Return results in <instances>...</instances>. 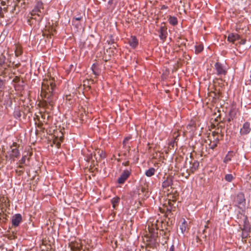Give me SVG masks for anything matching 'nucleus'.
I'll return each mask as SVG.
<instances>
[{"label": "nucleus", "mask_w": 251, "mask_h": 251, "mask_svg": "<svg viewBox=\"0 0 251 251\" xmlns=\"http://www.w3.org/2000/svg\"><path fill=\"white\" fill-rule=\"evenodd\" d=\"M128 43L132 48H135L138 44V42L135 36H131L128 40Z\"/></svg>", "instance_id": "11"}, {"label": "nucleus", "mask_w": 251, "mask_h": 251, "mask_svg": "<svg viewBox=\"0 0 251 251\" xmlns=\"http://www.w3.org/2000/svg\"><path fill=\"white\" fill-rule=\"evenodd\" d=\"M233 178L231 174H227L225 176V179L228 182H231Z\"/></svg>", "instance_id": "22"}, {"label": "nucleus", "mask_w": 251, "mask_h": 251, "mask_svg": "<svg viewBox=\"0 0 251 251\" xmlns=\"http://www.w3.org/2000/svg\"><path fill=\"white\" fill-rule=\"evenodd\" d=\"M246 40L245 39H241V40L239 41V43L240 45H244L246 43Z\"/></svg>", "instance_id": "33"}, {"label": "nucleus", "mask_w": 251, "mask_h": 251, "mask_svg": "<svg viewBox=\"0 0 251 251\" xmlns=\"http://www.w3.org/2000/svg\"><path fill=\"white\" fill-rule=\"evenodd\" d=\"M130 175V172L128 170H125L121 175L117 181L119 184H123L127 179Z\"/></svg>", "instance_id": "7"}, {"label": "nucleus", "mask_w": 251, "mask_h": 251, "mask_svg": "<svg viewBox=\"0 0 251 251\" xmlns=\"http://www.w3.org/2000/svg\"><path fill=\"white\" fill-rule=\"evenodd\" d=\"M173 184V180L171 178L167 177L162 183V186L163 188H168Z\"/></svg>", "instance_id": "13"}, {"label": "nucleus", "mask_w": 251, "mask_h": 251, "mask_svg": "<svg viewBox=\"0 0 251 251\" xmlns=\"http://www.w3.org/2000/svg\"><path fill=\"white\" fill-rule=\"evenodd\" d=\"M44 9L43 4L42 3H38L37 5L34 7L31 12L32 16L37 15L40 17V19H42L43 16Z\"/></svg>", "instance_id": "3"}, {"label": "nucleus", "mask_w": 251, "mask_h": 251, "mask_svg": "<svg viewBox=\"0 0 251 251\" xmlns=\"http://www.w3.org/2000/svg\"><path fill=\"white\" fill-rule=\"evenodd\" d=\"M159 37L162 40H164L166 37V35L163 33V31L162 29H161L160 34H159Z\"/></svg>", "instance_id": "26"}, {"label": "nucleus", "mask_w": 251, "mask_h": 251, "mask_svg": "<svg viewBox=\"0 0 251 251\" xmlns=\"http://www.w3.org/2000/svg\"><path fill=\"white\" fill-rule=\"evenodd\" d=\"M217 146V143H213L212 144H210L209 145V147L210 149H213Z\"/></svg>", "instance_id": "30"}, {"label": "nucleus", "mask_w": 251, "mask_h": 251, "mask_svg": "<svg viewBox=\"0 0 251 251\" xmlns=\"http://www.w3.org/2000/svg\"><path fill=\"white\" fill-rule=\"evenodd\" d=\"M20 81V78L18 76H16L13 80V81L15 82H18Z\"/></svg>", "instance_id": "35"}, {"label": "nucleus", "mask_w": 251, "mask_h": 251, "mask_svg": "<svg viewBox=\"0 0 251 251\" xmlns=\"http://www.w3.org/2000/svg\"><path fill=\"white\" fill-rule=\"evenodd\" d=\"M19 145L16 142H13L12 145L10 146L11 149V153L9 154L10 158L13 161H15V158H18L20 155V151L18 150Z\"/></svg>", "instance_id": "2"}, {"label": "nucleus", "mask_w": 251, "mask_h": 251, "mask_svg": "<svg viewBox=\"0 0 251 251\" xmlns=\"http://www.w3.org/2000/svg\"><path fill=\"white\" fill-rule=\"evenodd\" d=\"M54 78L49 77L43 79L42 83L41 96L45 99L46 103L52 106L56 100V97L54 93L55 88Z\"/></svg>", "instance_id": "1"}, {"label": "nucleus", "mask_w": 251, "mask_h": 251, "mask_svg": "<svg viewBox=\"0 0 251 251\" xmlns=\"http://www.w3.org/2000/svg\"><path fill=\"white\" fill-rule=\"evenodd\" d=\"M145 188H142V192H144L145 191Z\"/></svg>", "instance_id": "43"}, {"label": "nucleus", "mask_w": 251, "mask_h": 251, "mask_svg": "<svg viewBox=\"0 0 251 251\" xmlns=\"http://www.w3.org/2000/svg\"><path fill=\"white\" fill-rule=\"evenodd\" d=\"M251 130L250 127V124L248 122H246L244 124L242 128L240 129V133L242 135L247 134Z\"/></svg>", "instance_id": "9"}, {"label": "nucleus", "mask_w": 251, "mask_h": 251, "mask_svg": "<svg viewBox=\"0 0 251 251\" xmlns=\"http://www.w3.org/2000/svg\"><path fill=\"white\" fill-rule=\"evenodd\" d=\"M155 171L153 168H150L146 171L145 175L148 177H151L154 175Z\"/></svg>", "instance_id": "17"}, {"label": "nucleus", "mask_w": 251, "mask_h": 251, "mask_svg": "<svg viewBox=\"0 0 251 251\" xmlns=\"http://www.w3.org/2000/svg\"><path fill=\"white\" fill-rule=\"evenodd\" d=\"M6 58L4 56H0V67H2L5 62Z\"/></svg>", "instance_id": "23"}, {"label": "nucleus", "mask_w": 251, "mask_h": 251, "mask_svg": "<svg viewBox=\"0 0 251 251\" xmlns=\"http://www.w3.org/2000/svg\"><path fill=\"white\" fill-rule=\"evenodd\" d=\"M82 17L75 18L73 20V24H75L76 22H79V21L82 19Z\"/></svg>", "instance_id": "28"}, {"label": "nucleus", "mask_w": 251, "mask_h": 251, "mask_svg": "<svg viewBox=\"0 0 251 251\" xmlns=\"http://www.w3.org/2000/svg\"><path fill=\"white\" fill-rule=\"evenodd\" d=\"M23 53V50L21 46L16 45L15 49V54L16 56L18 57Z\"/></svg>", "instance_id": "14"}, {"label": "nucleus", "mask_w": 251, "mask_h": 251, "mask_svg": "<svg viewBox=\"0 0 251 251\" xmlns=\"http://www.w3.org/2000/svg\"><path fill=\"white\" fill-rule=\"evenodd\" d=\"M63 138L62 137H60L59 139L56 138L53 140L54 144L56 145L57 148H59L61 145V142L63 141Z\"/></svg>", "instance_id": "20"}, {"label": "nucleus", "mask_w": 251, "mask_h": 251, "mask_svg": "<svg viewBox=\"0 0 251 251\" xmlns=\"http://www.w3.org/2000/svg\"><path fill=\"white\" fill-rule=\"evenodd\" d=\"M91 69L93 74L95 75L96 77L100 75V71L99 68L97 63H94L91 67Z\"/></svg>", "instance_id": "12"}, {"label": "nucleus", "mask_w": 251, "mask_h": 251, "mask_svg": "<svg viewBox=\"0 0 251 251\" xmlns=\"http://www.w3.org/2000/svg\"><path fill=\"white\" fill-rule=\"evenodd\" d=\"M239 40H240V37L237 34H230L227 37V40L232 43H234L235 41Z\"/></svg>", "instance_id": "10"}, {"label": "nucleus", "mask_w": 251, "mask_h": 251, "mask_svg": "<svg viewBox=\"0 0 251 251\" xmlns=\"http://www.w3.org/2000/svg\"><path fill=\"white\" fill-rule=\"evenodd\" d=\"M66 99L67 100H71V96L70 95L66 96Z\"/></svg>", "instance_id": "38"}, {"label": "nucleus", "mask_w": 251, "mask_h": 251, "mask_svg": "<svg viewBox=\"0 0 251 251\" xmlns=\"http://www.w3.org/2000/svg\"><path fill=\"white\" fill-rule=\"evenodd\" d=\"M199 166V162L197 161H195L192 164V166H191V171L192 172H194V171L196 170Z\"/></svg>", "instance_id": "21"}, {"label": "nucleus", "mask_w": 251, "mask_h": 251, "mask_svg": "<svg viewBox=\"0 0 251 251\" xmlns=\"http://www.w3.org/2000/svg\"><path fill=\"white\" fill-rule=\"evenodd\" d=\"M73 25L75 26H78L79 25V22H76L75 24H73Z\"/></svg>", "instance_id": "41"}, {"label": "nucleus", "mask_w": 251, "mask_h": 251, "mask_svg": "<svg viewBox=\"0 0 251 251\" xmlns=\"http://www.w3.org/2000/svg\"><path fill=\"white\" fill-rule=\"evenodd\" d=\"M168 20L170 24L173 25H176L177 24V19L176 17L170 16Z\"/></svg>", "instance_id": "16"}, {"label": "nucleus", "mask_w": 251, "mask_h": 251, "mask_svg": "<svg viewBox=\"0 0 251 251\" xmlns=\"http://www.w3.org/2000/svg\"><path fill=\"white\" fill-rule=\"evenodd\" d=\"M236 201L239 205V207H244L246 204V200L243 193H239L237 195Z\"/></svg>", "instance_id": "6"}, {"label": "nucleus", "mask_w": 251, "mask_h": 251, "mask_svg": "<svg viewBox=\"0 0 251 251\" xmlns=\"http://www.w3.org/2000/svg\"><path fill=\"white\" fill-rule=\"evenodd\" d=\"M120 202V198L119 197H115L111 200V203L112 204V206L114 209L116 208V206L119 204Z\"/></svg>", "instance_id": "15"}, {"label": "nucleus", "mask_w": 251, "mask_h": 251, "mask_svg": "<svg viewBox=\"0 0 251 251\" xmlns=\"http://www.w3.org/2000/svg\"><path fill=\"white\" fill-rule=\"evenodd\" d=\"M20 65V64L19 63V64H17L15 66H16V68H18L19 67V66Z\"/></svg>", "instance_id": "42"}, {"label": "nucleus", "mask_w": 251, "mask_h": 251, "mask_svg": "<svg viewBox=\"0 0 251 251\" xmlns=\"http://www.w3.org/2000/svg\"><path fill=\"white\" fill-rule=\"evenodd\" d=\"M18 168L21 169H23V166H22V164H20L19 165Z\"/></svg>", "instance_id": "40"}, {"label": "nucleus", "mask_w": 251, "mask_h": 251, "mask_svg": "<svg viewBox=\"0 0 251 251\" xmlns=\"http://www.w3.org/2000/svg\"><path fill=\"white\" fill-rule=\"evenodd\" d=\"M110 52H111H111H114V51H113L111 50V51H110Z\"/></svg>", "instance_id": "46"}, {"label": "nucleus", "mask_w": 251, "mask_h": 251, "mask_svg": "<svg viewBox=\"0 0 251 251\" xmlns=\"http://www.w3.org/2000/svg\"><path fill=\"white\" fill-rule=\"evenodd\" d=\"M244 224L243 227L242 228V238H247L250 232V226L249 225V221L247 220V217H245L244 219Z\"/></svg>", "instance_id": "4"}, {"label": "nucleus", "mask_w": 251, "mask_h": 251, "mask_svg": "<svg viewBox=\"0 0 251 251\" xmlns=\"http://www.w3.org/2000/svg\"><path fill=\"white\" fill-rule=\"evenodd\" d=\"M228 121H229V122H230V119H228Z\"/></svg>", "instance_id": "47"}, {"label": "nucleus", "mask_w": 251, "mask_h": 251, "mask_svg": "<svg viewBox=\"0 0 251 251\" xmlns=\"http://www.w3.org/2000/svg\"><path fill=\"white\" fill-rule=\"evenodd\" d=\"M0 17H3L2 9L0 7Z\"/></svg>", "instance_id": "37"}, {"label": "nucleus", "mask_w": 251, "mask_h": 251, "mask_svg": "<svg viewBox=\"0 0 251 251\" xmlns=\"http://www.w3.org/2000/svg\"><path fill=\"white\" fill-rule=\"evenodd\" d=\"M4 85V81L0 78V89L3 88Z\"/></svg>", "instance_id": "31"}, {"label": "nucleus", "mask_w": 251, "mask_h": 251, "mask_svg": "<svg viewBox=\"0 0 251 251\" xmlns=\"http://www.w3.org/2000/svg\"><path fill=\"white\" fill-rule=\"evenodd\" d=\"M22 220V216L20 214H15L13 216L12 219V223L15 226H19V224L21 222Z\"/></svg>", "instance_id": "8"}, {"label": "nucleus", "mask_w": 251, "mask_h": 251, "mask_svg": "<svg viewBox=\"0 0 251 251\" xmlns=\"http://www.w3.org/2000/svg\"><path fill=\"white\" fill-rule=\"evenodd\" d=\"M56 32L55 29L51 28L50 30L49 31V34L48 35V37L51 38V36L54 35V33Z\"/></svg>", "instance_id": "25"}, {"label": "nucleus", "mask_w": 251, "mask_h": 251, "mask_svg": "<svg viewBox=\"0 0 251 251\" xmlns=\"http://www.w3.org/2000/svg\"><path fill=\"white\" fill-rule=\"evenodd\" d=\"M26 155H24L22 157V158L19 160V163L20 164H24L25 162Z\"/></svg>", "instance_id": "27"}, {"label": "nucleus", "mask_w": 251, "mask_h": 251, "mask_svg": "<svg viewBox=\"0 0 251 251\" xmlns=\"http://www.w3.org/2000/svg\"><path fill=\"white\" fill-rule=\"evenodd\" d=\"M173 201H169V202H168V203H169V206H170V208H167V210H168V211H171V207H172L173 206Z\"/></svg>", "instance_id": "32"}, {"label": "nucleus", "mask_w": 251, "mask_h": 251, "mask_svg": "<svg viewBox=\"0 0 251 251\" xmlns=\"http://www.w3.org/2000/svg\"><path fill=\"white\" fill-rule=\"evenodd\" d=\"M130 139V137H126L124 140L123 141V143L124 145H126V142Z\"/></svg>", "instance_id": "34"}, {"label": "nucleus", "mask_w": 251, "mask_h": 251, "mask_svg": "<svg viewBox=\"0 0 251 251\" xmlns=\"http://www.w3.org/2000/svg\"><path fill=\"white\" fill-rule=\"evenodd\" d=\"M167 8V6H165V5H163L161 7V9H166Z\"/></svg>", "instance_id": "39"}, {"label": "nucleus", "mask_w": 251, "mask_h": 251, "mask_svg": "<svg viewBox=\"0 0 251 251\" xmlns=\"http://www.w3.org/2000/svg\"><path fill=\"white\" fill-rule=\"evenodd\" d=\"M233 152L232 151H229L228 153L225 156L224 162L226 163H227L229 161H230L231 159V157L232 156Z\"/></svg>", "instance_id": "18"}, {"label": "nucleus", "mask_w": 251, "mask_h": 251, "mask_svg": "<svg viewBox=\"0 0 251 251\" xmlns=\"http://www.w3.org/2000/svg\"><path fill=\"white\" fill-rule=\"evenodd\" d=\"M116 44L114 43H111V49H116V46H115Z\"/></svg>", "instance_id": "36"}, {"label": "nucleus", "mask_w": 251, "mask_h": 251, "mask_svg": "<svg viewBox=\"0 0 251 251\" xmlns=\"http://www.w3.org/2000/svg\"><path fill=\"white\" fill-rule=\"evenodd\" d=\"M195 53L196 54H198L199 53H200L201 52L203 49V46L201 45H196L195 47Z\"/></svg>", "instance_id": "19"}, {"label": "nucleus", "mask_w": 251, "mask_h": 251, "mask_svg": "<svg viewBox=\"0 0 251 251\" xmlns=\"http://www.w3.org/2000/svg\"><path fill=\"white\" fill-rule=\"evenodd\" d=\"M170 251H173V249L172 248H171L170 249Z\"/></svg>", "instance_id": "44"}, {"label": "nucleus", "mask_w": 251, "mask_h": 251, "mask_svg": "<svg viewBox=\"0 0 251 251\" xmlns=\"http://www.w3.org/2000/svg\"><path fill=\"white\" fill-rule=\"evenodd\" d=\"M0 101H1V97L0 96Z\"/></svg>", "instance_id": "45"}, {"label": "nucleus", "mask_w": 251, "mask_h": 251, "mask_svg": "<svg viewBox=\"0 0 251 251\" xmlns=\"http://www.w3.org/2000/svg\"><path fill=\"white\" fill-rule=\"evenodd\" d=\"M214 66L218 75H225L226 74V71L224 69L222 64L219 62H217Z\"/></svg>", "instance_id": "5"}, {"label": "nucleus", "mask_w": 251, "mask_h": 251, "mask_svg": "<svg viewBox=\"0 0 251 251\" xmlns=\"http://www.w3.org/2000/svg\"><path fill=\"white\" fill-rule=\"evenodd\" d=\"M186 222L184 220L183 223L180 226V228L181 230L182 233H184V232L186 230V226H185Z\"/></svg>", "instance_id": "24"}, {"label": "nucleus", "mask_w": 251, "mask_h": 251, "mask_svg": "<svg viewBox=\"0 0 251 251\" xmlns=\"http://www.w3.org/2000/svg\"><path fill=\"white\" fill-rule=\"evenodd\" d=\"M98 153H100V158H105V153L103 152L102 151H99Z\"/></svg>", "instance_id": "29"}]
</instances>
